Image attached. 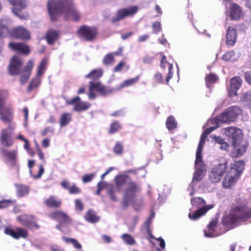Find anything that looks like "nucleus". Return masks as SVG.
<instances>
[{
    "mask_svg": "<svg viewBox=\"0 0 251 251\" xmlns=\"http://www.w3.org/2000/svg\"><path fill=\"white\" fill-rule=\"evenodd\" d=\"M73 0H48L47 10L51 21H59V16L63 14L66 21L72 20L78 22L80 15L75 8Z\"/></svg>",
    "mask_w": 251,
    "mask_h": 251,
    "instance_id": "nucleus-1",
    "label": "nucleus"
},
{
    "mask_svg": "<svg viewBox=\"0 0 251 251\" xmlns=\"http://www.w3.org/2000/svg\"><path fill=\"white\" fill-rule=\"evenodd\" d=\"M24 61L19 56L13 55L10 59L7 67V72L11 76L20 75V82L22 85L27 82L34 67V62L29 60L22 71Z\"/></svg>",
    "mask_w": 251,
    "mask_h": 251,
    "instance_id": "nucleus-2",
    "label": "nucleus"
},
{
    "mask_svg": "<svg viewBox=\"0 0 251 251\" xmlns=\"http://www.w3.org/2000/svg\"><path fill=\"white\" fill-rule=\"evenodd\" d=\"M218 126H211L206 128L201 135L199 144L196 152V157L195 161L196 170L194 172L192 183L190 184L191 187H193L194 182L200 181L204 176L206 172L205 166L202 161L201 152L203 150L205 140L207 136L212 131L216 129Z\"/></svg>",
    "mask_w": 251,
    "mask_h": 251,
    "instance_id": "nucleus-3",
    "label": "nucleus"
},
{
    "mask_svg": "<svg viewBox=\"0 0 251 251\" xmlns=\"http://www.w3.org/2000/svg\"><path fill=\"white\" fill-rule=\"evenodd\" d=\"M225 133L232 139L234 149L231 156L232 157L241 156L246 152L248 146L247 141L243 138L242 130L236 126H228L225 128Z\"/></svg>",
    "mask_w": 251,
    "mask_h": 251,
    "instance_id": "nucleus-4",
    "label": "nucleus"
},
{
    "mask_svg": "<svg viewBox=\"0 0 251 251\" xmlns=\"http://www.w3.org/2000/svg\"><path fill=\"white\" fill-rule=\"evenodd\" d=\"M242 113L241 109L237 106H232L227 108L218 116L209 119L208 124L214 126L220 124H230L235 121L239 115Z\"/></svg>",
    "mask_w": 251,
    "mask_h": 251,
    "instance_id": "nucleus-5",
    "label": "nucleus"
},
{
    "mask_svg": "<svg viewBox=\"0 0 251 251\" xmlns=\"http://www.w3.org/2000/svg\"><path fill=\"white\" fill-rule=\"evenodd\" d=\"M251 216V207L248 205H244L236 207L232 209L228 216V219L230 223H234L245 221Z\"/></svg>",
    "mask_w": 251,
    "mask_h": 251,
    "instance_id": "nucleus-6",
    "label": "nucleus"
},
{
    "mask_svg": "<svg viewBox=\"0 0 251 251\" xmlns=\"http://www.w3.org/2000/svg\"><path fill=\"white\" fill-rule=\"evenodd\" d=\"M76 33L80 39L87 42H92L97 37L99 31L96 26L83 25L78 27Z\"/></svg>",
    "mask_w": 251,
    "mask_h": 251,
    "instance_id": "nucleus-7",
    "label": "nucleus"
},
{
    "mask_svg": "<svg viewBox=\"0 0 251 251\" xmlns=\"http://www.w3.org/2000/svg\"><path fill=\"white\" fill-rule=\"evenodd\" d=\"M140 192L139 186L134 181H130L124 191L123 205L127 207L129 204L132 203Z\"/></svg>",
    "mask_w": 251,
    "mask_h": 251,
    "instance_id": "nucleus-8",
    "label": "nucleus"
},
{
    "mask_svg": "<svg viewBox=\"0 0 251 251\" xmlns=\"http://www.w3.org/2000/svg\"><path fill=\"white\" fill-rule=\"evenodd\" d=\"M7 0L12 6L11 10L15 15L19 17L21 20H26L28 16L27 13L21 14V11L27 7L28 3L27 0Z\"/></svg>",
    "mask_w": 251,
    "mask_h": 251,
    "instance_id": "nucleus-9",
    "label": "nucleus"
},
{
    "mask_svg": "<svg viewBox=\"0 0 251 251\" xmlns=\"http://www.w3.org/2000/svg\"><path fill=\"white\" fill-rule=\"evenodd\" d=\"M14 129L11 126H8L1 131L0 141L4 147H10L14 143L15 135Z\"/></svg>",
    "mask_w": 251,
    "mask_h": 251,
    "instance_id": "nucleus-10",
    "label": "nucleus"
},
{
    "mask_svg": "<svg viewBox=\"0 0 251 251\" xmlns=\"http://www.w3.org/2000/svg\"><path fill=\"white\" fill-rule=\"evenodd\" d=\"M9 37L16 39L28 40L30 38V34L24 26H17L10 29Z\"/></svg>",
    "mask_w": 251,
    "mask_h": 251,
    "instance_id": "nucleus-11",
    "label": "nucleus"
},
{
    "mask_svg": "<svg viewBox=\"0 0 251 251\" xmlns=\"http://www.w3.org/2000/svg\"><path fill=\"white\" fill-rule=\"evenodd\" d=\"M51 217L59 222V224L56 226V228L66 233V231L63 229V226H68L71 222V220L68 215L63 212L56 211L51 213Z\"/></svg>",
    "mask_w": 251,
    "mask_h": 251,
    "instance_id": "nucleus-12",
    "label": "nucleus"
},
{
    "mask_svg": "<svg viewBox=\"0 0 251 251\" xmlns=\"http://www.w3.org/2000/svg\"><path fill=\"white\" fill-rule=\"evenodd\" d=\"M138 10L137 6H132L128 8H121L117 11L116 15L112 17L111 22L115 23L126 17L132 16L135 14Z\"/></svg>",
    "mask_w": 251,
    "mask_h": 251,
    "instance_id": "nucleus-13",
    "label": "nucleus"
},
{
    "mask_svg": "<svg viewBox=\"0 0 251 251\" xmlns=\"http://www.w3.org/2000/svg\"><path fill=\"white\" fill-rule=\"evenodd\" d=\"M226 164H220L214 167L210 174L209 177L213 182L219 181L224 174L226 170Z\"/></svg>",
    "mask_w": 251,
    "mask_h": 251,
    "instance_id": "nucleus-14",
    "label": "nucleus"
},
{
    "mask_svg": "<svg viewBox=\"0 0 251 251\" xmlns=\"http://www.w3.org/2000/svg\"><path fill=\"white\" fill-rule=\"evenodd\" d=\"M8 46L11 50L25 55H27L30 52L29 46L23 42H10Z\"/></svg>",
    "mask_w": 251,
    "mask_h": 251,
    "instance_id": "nucleus-15",
    "label": "nucleus"
},
{
    "mask_svg": "<svg viewBox=\"0 0 251 251\" xmlns=\"http://www.w3.org/2000/svg\"><path fill=\"white\" fill-rule=\"evenodd\" d=\"M69 104H75L74 110L76 112H81L88 109L91 106V104L87 102L81 101L80 98L76 96L70 100L67 101Z\"/></svg>",
    "mask_w": 251,
    "mask_h": 251,
    "instance_id": "nucleus-16",
    "label": "nucleus"
},
{
    "mask_svg": "<svg viewBox=\"0 0 251 251\" xmlns=\"http://www.w3.org/2000/svg\"><path fill=\"white\" fill-rule=\"evenodd\" d=\"M4 233L16 239L20 238H25L27 235L26 230L20 227L16 228L15 230L9 227H6L4 229Z\"/></svg>",
    "mask_w": 251,
    "mask_h": 251,
    "instance_id": "nucleus-17",
    "label": "nucleus"
},
{
    "mask_svg": "<svg viewBox=\"0 0 251 251\" xmlns=\"http://www.w3.org/2000/svg\"><path fill=\"white\" fill-rule=\"evenodd\" d=\"M237 33L235 28L233 26H229L226 31V43L228 46H233L237 40Z\"/></svg>",
    "mask_w": 251,
    "mask_h": 251,
    "instance_id": "nucleus-18",
    "label": "nucleus"
},
{
    "mask_svg": "<svg viewBox=\"0 0 251 251\" xmlns=\"http://www.w3.org/2000/svg\"><path fill=\"white\" fill-rule=\"evenodd\" d=\"M0 151L3 157L13 166L16 165L17 151L15 150H9L4 148H1Z\"/></svg>",
    "mask_w": 251,
    "mask_h": 251,
    "instance_id": "nucleus-19",
    "label": "nucleus"
},
{
    "mask_svg": "<svg viewBox=\"0 0 251 251\" xmlns=\"http://www.w3.org/2000/svg\"><path fill=\"white\" fill-rule=\"evenodd\" d=\"M89 84H91V89H94L95 91L99 92L102 96H107L113 93L112 89H107L100 82L90 81Z\"/></svg>",
    "mask_w": 251,
    "mask_h": 251,
    "instance_id": "nucleus-20",
    "label": "nucleus"
},
{
    "mask_svg": "<svg viewBox=\"0 0 251 251\" xmlns=\"http://www.w3.org/2000/svg\"><path fill=\"white\" fill-rule=\"evenodd\" d=\"M229 17L233 20H239L243 15L241 7L236 3H232L229 11Z\"/></svg>",
    "mask_w": 251,
    "mask_h": 251,
    "instance_id": "nucleus-21",
    "label": "nucleus"
},
{
    "mask_svg": "<svg viewBox=\"0 0 251 251\" xmlns=\"http://www.w3.org/2000/svg\"><path fill=\"white\" fill-rule=\"evenodd\" d=\"M214 206L213 204H209L199 209L193 213H190L189 218L192 220H196L205 214L208 210L213 208Z\"/></svg>",
    "mask_w": 251,
    "mask_h": 251,
    "instance_id": "nucleus-22",
    "label": "nucleus"
},
{
    "mask_svg": "<svg viewBox=\"0 0 251 251\" xmlns=\"http://www.w3.org/2000/svg\"><path fill=\"white\" fill-rule=\"evenodd\" d=\"M0 118L5 124H9L13 118V113L11 110L6 107L0 108Z\"/></svg>",
    "mask_w": 251,
    "mask_h": 251,
    "instance_id": "nucleus-23",
    "label": "nucleus"
},
{
    "mask_svg": "<svg viewBox=\"0 0 251 251\" xmlns=\"http://www.w3.org/2000/svg\"><path fill=\"white\" fill-rule=\"evenodd\" d=\"M238 178L239 176L231 174L230 171L228 172L223 182L224 187L226 188L231 187L235 183Z\"/></svg>",
    "mask_w": 251,
    "mask_h": 251,
    "instance_id": "nucleus-24",
    "label": "nucleus"
},
{
    "mask_svg": "<svg viewBox=\"0 0 251 251\" xmlns=\"http://www.w3.org/2000/svg\"><path fill=\"white\" fill-rule=\"evenodd\" d=\"M244 165L245 163L242 160L236 162L231 166L230 172L231 174L239 177L244 168Z\"/></svg>",
    "mask_w": 251,
    "mask_h": 251,
    "instance_id": "nucleus-25",
    "label": "nucleus"
},
{
    "mask_svg": "<svg viewBox=\"0 0 251 251\" xmlns=\"http://www.w3.org/2000/svg\"><path fill=\"white\" fill-rule=\"evenodd\" d=\"M242 83V80L239 76L232 77L230 80V91L236 95V93L241 87Z\"/></svg>",
    "mask_w": 251,
    "mask_h": 251,
    "instance_id": "nucleus-26",
    "label": "nucleus"
},
{
    "mask_svg": "<svg viewBox=\"0 0 251 251\" xmlns=\"http://www.w3.org/2000/svg\"><path fill=\"white\" fill-rule=\"evenodd\" d=\"M217 225L216 220L212 221L208 226L207 230L204 231V235L207 237H214L219 236L220 234L215 232V228Z\"/></svg>",
    "mask_w": 251,
    "mask_h": 251,
    "instance_id": "nucleus-27",
    "label": "nucleus"
},
{
    "mask_svg": "<svg viewBox=\"0 0 251 251\" xmlns=\"http://www.w3.org/2000/svg\"><path fill=\"white\" fill-rule=\"evenodd\" d=\"M140 78V76L137 75L134 78L125 80L117 87V89L120 90L124 88L133 86L139 81Z\"/></svg>",
    "mask_w": 251,
    "mask_h": 251,
    "instance_id": "nucleus-28",
    "label": "nucleus"
},
{
    "mask_svg": "<svg viewBox=\"0 0 251 251\" xmlns=\"http://www.w3.org/2000/svg\"><path fill=\"white\" fill-rule=\"evenodd\" d=\"M59 36V32L54 29L49 30L46 34V39L48 44H53Z\"/></svg>",
    "mask_w": 251,
    "mask_h": 251,
    "instance_id": "nucleus-29",
    "label": "nucleus"
},
{
    "mask_svg": "<svg viewBox=\"0 0 251 251\" xmlns=\"http://www.w3.org/2000/svg\"><path fill=\"white\" fill-rule=\"evenodd\" d=\"M103 75V71L101 69H94L85 76V78L93 80H97Z\"/></svg>",
    "mask_w": 251,
    "mask_h": 251,
    "instance_id": "nucleus-30",
    "label": "nucleus"
},
{
    "mask_svg": "<svg viewBox=\"0 0 251 251\" xmlns=\"http://www.w3.org/2000/svg\"><path fill=\"white\" fill-rule=\"evenodd\" d=\"M46 204L50 207H58L61 204V201L54 196H50L45 201Z\"/></svg>",
    "mask_w": 251,
    "mask_h": 251,
    "instance_id": "nucleus-31",
    "label": "nucleus"
},
{
    "mask_svg": "<svg viewBox=\"0 0 251 251\" xmlns=\"http://www.w3.org/2000/svg\"><path fill=\"white\" fill-rule=\"evenodd\" d=\"M218 79L219 77L215 74L211 73L206 75L205 77L206 86L210 87L212 84L217 82Z\"/></svg>",
    "mask_w": 251,
    "mask_h": 251,
    "instance_id": "nucleus-32",
    "label": "nucleus"
},
{
    "mask_svg": "<svg viewBox=\"0 0 251 251\" xmlns=\"http://www.w3.org/2000/svg\"><path fill=\"white\" fill-rule=\"evenodd\" d=\"M10 28L3 20H0V39L9 37Z\"/></svg>",
    "mask_w": 251,
    "mask_h": 251,
    "instance_id": "nucleus-33",
    "label": "nucleus"
},
{
    "mask_svg": "<svg viewBox=\"0 0 251 251\" xmlns=\"http://www.w3.org/2000/svg\"><path fill=\"white\" fill-rule=\"evenodd\" d=\"M18 197H22L27 195L29 193L27 186L22 184H15Z\"/></svg>",
    "mask_w": 251,
    "mask_h": 251,
    "instance_id": "nucleus-34",
    "label": "nucleus"
},
{
    "mask_svg": "<svg viewBox=\"0 0 251 251\" xmlns=\"http://www.w3.org/2000/svg\"><path fill=\"white\" fill-rule=\"evenodd\" d=\"M128 176L127 175H119L115 177L116 187L120 190L122 186L127 181Z\"/></svg>",
    "mask_w": 251,
    "mask_h": 251,
    "instance_id": "nucleus-35",
    "label": "nucleus"
},
{
    "mask_svg": "<svg viewBox=\"0 0 251 251\" xmlns=\"http://www.w3.org/2000/svg\"><path fill=\"white\" fill-rule=\"evenodd\" d=\"M85 220L90 223H95L99 220V217L97 216L95 211L90 210L85 216Z\"/></svg>",
    "mask_w": 251,
    "mask_h": 251,
    "instance_id": "nucleus-36",
    "label": "nucleus"
},
{
    "mask_svg": "<svg viewBox=\"0 0 251 251\" xmlns=\"http://www.w3.org/2000/svg\"><path fill=\"white\" fill-rule=\"evenodd\" d=\"M40 76H37L33 78L30 82L27 88V91L28 92H31L33 89L38 87L41 83V80L39 78Z\"/></svg>",
    "mask_w": 251,
    "mask_h": 251,
    "instance_id": "nucleus-37",
    "label": "nucleus"
},
{
    "mask_svg": "<svg viewBox=\"0 0 251 251\" xmlns=\"http://www.w3.org/2000/svg\"><path fill=\"white\" fill-rule=\"evenodd\" d=\"M18 220L24 226L30 227L32 226L31 217L27 215H22L18 217Z\"/></svg>",
    "mask_w": 251,
    "mask_h": 251,
    "instance_id": "nucleus-38",
    "label": "nucleus"
},
{
    "mask_svg": "<svg viewBox=\"0 0 251 251\" xmlns=\"http://www.w3.org/2000/svg\"><path fill=\"white\" fill-rule=\"evenodd\" d=\"M48 65V59L47 58H43L38 67L37 75L38 76H41L44 73L45 70L46 69Z\"/></svg>",
    "mask_w": 251,
    "mask_h": 251,
    "instance_id": "nucleus-39",
    "label": "nucleus"
},
{
    "mask_svg": "<svg viewBox=\"0 0 251 251\" xmlns=\"http://www.w3.org/2000/svg\"><path fill=\"white\" fill-rule=\"evenodd\" d=\"M71 120V114L69 113H64L60 117V126H66L69 124Z\"/></svg>",
    "mask_w": 251,
    "mask_h": 251,
    "instance_id": "nucleus-40",
    "label": "nucleus"
},
{
    "mask_svg": "<svg viewBox=\"0 0 251 251\" xmlns=\"http://www.w3.org/2000/svg\"><path fill=\"white\" fill-rule=\"evenodd\" d=\"M121 238L124 242L129 245H133L135 244L136 241L134 238L130 234L125 233L122 235Z\"/></svg>",
    "mask_w": 251,
    "mask_h": 251,
    "instance_id": "nucleus-41",
    "label": "nucleus"
},
{
    "mask_svg": "<svg viewBox=\"0 0 251 251\" xmlns=\"http://www.w3.org/2000/svg\"><path fill=\"white\" fill-rule=\"evenodd\" d=\"M62 239L66 243L72 244L74 246V247L76 249H80L81 248V244L75 239L66 237H62Z\"/></svg>",
    "mask_w": 251,
    "mask_h": 251,
    "instance_id": "nucleus-42",
    "label": "nucleus"
},
{
    "mask_svg": "<svg viewBox=\"0 0 251 251\" xmlns=\"http://www.w3.org/2000/svg\"><path fill=\"white\" fill-rule=\"evenodd\" d=\"M114 62V57L112 53H109L107 54L103 58L102 62L105 65H107L110 63Z\"/></svg>",
    "mask_w": 251,
    "mask_h": 251,
    "instance_id": "nucleus-43",
    "label": "nucleus"
},
{
    "mask_svg": "<svg viewBox=\"0 0 251 251\" xmlns=\"http://www.w3.org/2000/svg\"><path fill=\"white\" fill-rule=\"evenodd\" d=\"M14 201L10 200H3L0 201V208H6L13 204Z\"/></svg>",
    "mask_w": 251,
    "mask_h": 251,
    "instance_id": "nucleus-44",
    "label": "nucleus"
},
{
    "mask_svg": "<svg viewBox=\"0 0 251 251\" xmlns=\"http://www.w3.org/2000/svg\"><path fill=\"white\" fill-rule=\"evenodd\" d=\"M22 114L24 117V126H27L28 124V109L27 107H25L22 110Z\"/></svg>",
    "mask_w": 251,
    "mask_h": 251,
    "instance_id": "nucleus-45",
    "label": "nucleus"
},
{
    "mask_svg": "<svg viewBox=\"0 0 251 251\" xmlns=\"http://www.w3.org/2000/svg\"><path fill=\"white\" fill-rule=\"evenodd\" d=\"M191 203L193 205L198 204V206L203 205L205 203V201L201 198L198 197L191 200Z\"/></svg>",
    "mask_w": 251,
    "mask_h": 251,
    "instance_id": "nucleus-46",
    "label": "nucleus"
},
{
    "mask_svg": "<svg viewBox=\"0 0 251 251\" xmlns=\"http://www.w3.org/2000/svg\"><path fill=\"white\" fill-rule=\"evenodd\" d=\"M152 27L153 33L157 34L161 30V25L159 22H155L152 24Z\"/></svg>",
    "mask_w": 251,
    "mask_h": 251,
    "instance_id": "nucleus-47",
    "label": "nucleus"
},
{
    "mask_svg": "<svg viewBox=\"0 0 251 251\" xmlns=\"http://www.w3.org/2000/svg\"><path fill=\"white\" fill-rule=\"evenodd\" d=\"M177 122H176L175 118L173 116H170L167 119L166 122V126H176Z\"/></svg>",
    "mask_w": 251,
    "mask_h": 251,
    "instance_id": "nucleus-48",
    "label": "nucleus"
},
{
    "mask_svg": "<svg viewBox=\"0 0 251 251\" xmlns=\"http://www.w3.org/2000/svg\"><path fill=\"white\" fill-rule=\"evenodd\" d=\"M96 174L93 173L89 175H86L83 176L82 178V181L83 183H87L91 181L95 176Z\"/></svg>",
    "mask_w": 251,
    "mask_h": 251,
    "instance_id": "nucleus-49",
    "label": "nucleus"
},
{
    "mask_svg": "<svg viewBox=\"0 0 251 251\" xmlns=\"http://www.w3.org/2000/svg\"><path fill=\"white\" fill-rule=\"evenodd\" d=\"M69 191L71 194H79L81 191L80 188L75 185H73L69 188Z\"/></svg>",
    "mask_w": 251,
    "mask_h": 251,
    "instance_id": "nucleus-50",
    "label": "nucleus"
},
{
    "mask_svg": "<svg viewBox=\"0 0 251 251\" xmlns=\"http://www.w3.org/2000/svg\"><path fill=\"white\" fill-rule=\"evenodd\" d=\"M54 132V128L53 126H49L45 130L42 131L41 134L45 136L47 134L52 135Z\"/></svg>",
    "mask_w": 251,
    "mask_h": 251,
    "instance_id": "nucleus-51",
    "label": "nucleus"
},
{
    "mask_svg": "<svg viewBox=\"0 0 251 251\" xmlns=\"http://www.w3.org/2000/svg\"><path fill=\"white\" fill-rule=\"evenodd\" d=\"M154 80L158 83H163L164 80L162 75L159 73H157L154 75Z\"/></svg>",
    "mask_w": 251,
    "mask_h": 251,
    "instance_id": "nucleus-52",
    "label": "nucleus"
},
{
    "mask_svg": "<svg viewBox=\"0 0 251 251\" xmlns=\"http://www.w3.org/2000/svg\"><path fill=\"white\" fill-rule=\"evenodd\" d=\"M172 68H173L172 65V64H169V72L168 73L167 76L166 77V78L165 79L166 83L167 84H168V82H169V80L173 77V73L172 72Z\"/></svg>",
    "mask_w": 251,
    "mask_h": 251,
    "instance_id": "nucleus-53",
    "label": "nucleus"
},
{
    "mask_svg": "<svg viewBox=\"0 0 251 251\" xmlns=\"http://www.w3.org/2000/svg\"><path fill=\"white\" fill-rule=\"evenodd\" d=\"M123 151V145L120 143H117L114 148V151L117 154H120Z\"/></svg>",
    "mask_w": 251,
    "mask_h": 251,
    "instance_id": "nucleus-54",
    "label": "nucleus"
},
{
    "mask_svg": "<svg viewBox=\"0 0 251 251\" xmlns=\"http://www.w3.org/2000/svg\"><path fill=\"white\" fill-rule=\"evenodd\" d=\"M44 172V168L43 167V165L42 164L40 165L39 166V172L38 174L37 175H33L32 176V177L35 179H38L41 177L42 175Z\"/></svg>",
    "mask_w": 251,
    "mask_h": 251,
    "instance_id": "nucleus-55",
    "label": "nucleus"
},
{
    "mask_svg": "<svg viewBox=\"0 0 251 251\" xmlns=\"http://www.w3.org/2000/svg\"><path fill=\"white\" fill-rule=\"evenodd\" d=\"M37 153L40 159L43 160L44 164L46 163V161L45 159L44 153L42 151L40 148H38L37 149Z\"/></svg>",
    "mask_w": 251,
    "mask_h": 251,
    "instance_id": "nucleus-56",
    "label": "nucleus"
},
{
    "mask_svg": "<svg viewBox=\"0 0 251 251\" xmlns=\"http://www.w3.org/2000/svg\"><path fill=\"white\" fill-rule=\"evenodd\" d=\"M125 63L124 61H121L114 68V72H119L122 71L123 67L125 66Z\"/></svg>",
    "mask_w": 251,
    "mask_h": 251,
    "instance_id": "nucleus-57",
    "label": "nucleus"
},
{
    "mask_svg": "<svg viewBox=\"0 0 251 251\" xmlns=\"http://www.w3.org/2000/svg\"><path fill=\"white\" fill-rule=\"evenodd\" d=\"M245 81L250 85H251V71L246 72L244 74Z\"/></svg>",
    "mask_w": 251,
    "mask_h": 251,
    "instance_id": "nucleus-58",
    "label": "nucleus"
},
{
    "mask_svg": "<svg viewBox=\"0 0 251 251\" xmlns=\"http://www.w3.org/2000/svg\"><path fill=\"white\" fill-rule=\"evenodd\" d=\"M75 209L76 210L81 211L83 209V205L81 201L79 200L75 201Z\"/></svg>",
    "mask_w": 251,
    "mask_h": 251,
    "instance_id": "nucleus-59",
    "label": "nucleus"
},
{
    "mask_svg": "<svg viewBox=\"0 0 251 251\" xmlns=\"http://www.w3.org/2000/svg\"><path fill=\"white\" fill-rule=\"evenodd\" d=\"M120 127L121 126H110V128L108 130V132L110 134H114L120 130Z\"/></svg>",
    "mask_w": 251,
    "mask_h": 251,
    "instance_id": "nucleus-60",
    "label": "nucleus"
},
{
    "mask_svg": "<svg viewBox=\"0 0 251 251\" xmlns=\"http://www.w3.org/2000/svg\"><path fill=\"white\" fill-rule=\"evenodd\" d=\"M94 91V89H91V84H89V98L90 99H94L96 98V95Z\"/></svg>",
    "mask_w": 251,
    "mask_h": 251,
    "instance_id": "nucleus-61",
    "label": "nucleus"
},
{
    "mask_svg": "<svg viewBox=\"0 0 251 251\" xmlns=\"http://www.w3.org/2000/svg\"><path fill=\"white\" fill-rule=\"evenodd\" d=\"M149 37H150L149 35L148 34H145V35H141L139 37L138 41H139V42H145L149 38Z\"/></svg>",
    "mask_w": 251,
    "mask_h": 251,
    "instance_id": "nucleus-62",
    "label": "nucleus"
},
{
    "mask_svg": "<svg viewBox=\"0 0 251 251\" xmlns=\"http://www.w3.org/2000/svg\"><path fill=\"white\" fill-rule=\"evenodd\" d=\"M154 218V214L152 213L151 215V216L147 220L145 225L147 226V231H149V225L150 224L151 222L152 219Z\"/></svg>",
    "mask_w": 251,
    "mask_h": 251,
    "instance_id": "nucleus-63",
    "label": "nucleus"
},
{
    "mask_svg": "<svg viewBox=\"0 0 251 251\" xmlns=\"http://www.w3.org/2000/svg\"><path fill=\"white\" fill-rule=\"evenodd\" d=\"M51 251H64V250L57 245H52L50 247Z\"/></svg>",
    "mask_w": 251,
    "mask_h": 251,
    "instance_id": "nucleus-64",
    "label": "nucleus"
}]
</instances>
